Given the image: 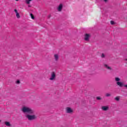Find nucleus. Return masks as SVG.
I'll use <instances>...</instances> for the list:
<instances>
[{"label":"nucleus","mask_w":127,"mask_h":127,"mask_svg":"<svg viewBox=\"0 0 127 127\" xmlns=\"http://www.w3.org/2000/svg\"><path fill=\"white\" fill-rule=\"evenodd\" d=\"M32 0H26V3L27 4H29L30 3V1H31Z\"/></svg>","instance_id":"f8f14e48"},{"label":"nucleus","mask_w":127,"mask_h":127,"mask_svg":"<svg viewBox=\"0 0 127 127\" xmlns=\"http://www.w3.org/2000/svg\"><path fill=\"white\" fill-rule=\"evenodd\" d=\"M5 125L6 127H10V124L9 122H5Z\"/></svg>","instance_id":"9b49d317"},{"label":"nucleus","mask_w":127,"mask_h":127,"mask_svg":"<svg viewBox=\"0 0 127 127\" xmlns=\"http://www.w3.org/2000/svg\"><path fill=\"white\" fill-rule=\"evenodd\" d=\"M90 37H91V34L86 33L84 35V40L85 41H89Z\"/></svg>","instance_id":"20e7f679"},{"label":"nucleus","mask_w":127,"mask_h":127,"mask_svg":"<svg viewBox=\"0 0 127 127\" xmlns=\"http://www.w3.org/2000/svg\"><path fill=\"white\" fill-rule=\"evenodd\" d=\"M54 56L55 57V59L56 61H58V60L59 59V56H58V55L56 54V55H54Z\"/></svg>","instance_id":"9d476101"},{"label":"nucleus","mask_w":127,"mask_h":127,"mask_svg":"<svg viewBox=\"0 0 127 127\" xmlns=\"http://www.w3.org/2000/svg\"><path fill=\"white\" fill-rule=\"evenodd\" d=\"M102 58H105V55L104 54H102L101 55Z\"/></svg>","instance_id":"aec40b11"},{"label":"nucleus","mask_w":127,"mask_h":127,"mask_svg":"<svg viewBox=\"0 0 127 127\" xmlns=\"http://www.w3.org/2000/svg\"><path fill=\"white\" fill-rule=\"evenodd\" d=\"M16 84H20V81L19 80H17L16 81Z\"/></svg>","instance_id":"412c9836"},{"label":"nucleus","mask_w":127,"mask_h":127,"mask_svg":"<svg viewBox=\"0 0 127 127\" xmlns=\"http://www.w3.org/2000/svg\"><path fill=\"white\" fill-rule=\"evenodd\" d=\"M104 67L106 69H107V70H112V67H111V66H109V64H104Z\"/></svg>","instance_id":"6e6552de"},{"label":"nucleus","mask_w":127,"mask_h":127,"mask_svg":"<svg viewBox=\"0 0 127 127\" xmlns=\"http://www.w3.org/2000/svg\"><path fill=\"white\" fill-rule=\"evenodd\" d=\"M30 15H31V17L32 19H34V16L33 15V14L31 13Z\"/></svg>","instance_id":"2eb2a0df"},{"label":"nucleus","mask_w":127,"mask_h":127,"mask_svg":"<svg viewBox=\"0 0 127 127\" xmlns=\"http://www.w3.org/2000/svg\"><path fill=\"white\" fill-rule=\"evenodd\" d=\"M115 81L117 86H119V87H120V88H123L124 86V83L122 82H120V81H121V78L119 77H115Z\"/></svg>","instance_id":"f03ea898"},{"label":"nucleus","mask_w":127,"mask_h":127,"mask_svg":"<svg viewBox=\"0 0 127 127\" xmlns=\"http://www.w3.org/2000/svg\"><path fill=\"white\" fill-rule=\"evenodd\" d=\"M111 24L113 25V24H115V22L114 21H110Z\"/></svg>","instance_id":"a211bd4d"},{"label":"nucleus","mask_w":127,"mask_h":127,"mask_svg":"<svg viewBox=\"0 0 127 127\" xmlns=\"http://www.w3.org/2000/svg\"><path fill=\"white\" fill-rule=\"evenodd\" d=\"M105 2H108V0H103Z\"/></svg>","instance_id":"5701e85b"},{"label":"nucleus","mask_w":127,"mask_h":127,"mask_svg":"<svg viewBox=\"0 0 127 127\" xmlns=\"http://www.w3.org/2000/svg\"><path fill=\"white\" fill-rule=\"evenodd\" d=\"M65 112L67 114H71L73 113V110H72V109H71L70 107H66L65 108Z\"/></svg>","instance_id":"423d86ee"},{"label":"nucleus","mask_w":127,"mask_h":127,"mask_svg":"<svg viewBox=\"0 0 127 127\" xmlns=\"http://www.w3.org/2000/svg\"><path fill=\"white\" fill-rule=\"evenodd\" d=\"M14 11L15 12L16 14V13H18V12H17V10L16 9H15L14 10Z\"/></svg>","instance_id":"6ab92c4d"},{"label":"nucleus","mask_w":127,"mask_h":127,"mask_svg":"<svg viewBox=\"0 0 127 127\" xmlns=\"http://www.w3.org/2000/svg\"><path fill=\"white\" fill-rule=\"evenodd\" d=\"M106 97H111V94L110 93H106Z\"/></svg>","instance_id":"dca6fc26"},{"label":"nucleus","mask_w":127,"mask_h":127,"mask_svg":"<svg viewBox=\"0 0 127 127\" xmlns=\"http://www.w3.org/2000/svg\"><path fill=\"white\" fill-rule=\"evenodd\" d=\"M55 78H56V74L55 73V72L53 71L51 73V77L50 78V80H51V81H53V80H54Z\"/></svg>","instance_id":"39448f33"},{"label":"nucleus","mask_w":127,"mask_h":127,"mask_svg":"<svg viewBox=\"0 0 127 127\" xmlns=\"http://www.w3.org/2000/svg\"><path fill=\"white\" fill-rule=\"evenodd\" d=\"M16 16L17 18H20V15H19V13H16Z\"/></svg>","instance_id":"ddd939ff"},{"label":"nucleus","mask_w":127,"mask_h":127,"mask_svg":"<svg viewBox=\"0 0 127 127\" xmlns=\"http://www.w3.org/2000/svg\"><path fill=\"white\" fill-rule=\"evenodd\" d=\"M96 99L98 100V101H100V100H102V98L99 96L96 97Z\"/></svg>","instance_id":"f3484780"},{"label":"nucleus","mask_w":127,"mask_h":127,"mask_svg":"<svg viewBox=\"0 0 127 127\" xmlns=\"http://www.w3.org/2000/svg\"><path fill=\"white\" fill-rule=\"evenodd\" d=\"M115 100H116V101H120V97H119V96H117V97H115Z\"/></svg>","instance_id":"4468645a"},{"label":"nucleus","mask_w":127,"mask_h":127,"mask_svg":"<svg viewBox=\"0 0 127 127\" xmlns=\"http://www.w3.org/2000/svg\"><path fill=\"white\" fill-rule=\"evenodd\" d=\"M123 86L125 87V88H127V85H124Z\"/></svg>","instance_id":"4be33fe9"},{"label":"nucleus","mask_w":127,"mask_h":127,"mask_svg":"<svg viewBox=\"0 0 127 127\" xmlns=\"http://www.w3.org/2000/svg\"><path fill=\"white\" fill-rule=\"evenodd\" d=\"M23 113H27L29 115H33L34 114V111H33L31 108L27 107H23L22 109Z\"/></svg>","instance_id":"f257e3e1"},{"label":"nucleus","mask_w":127,"mask_h":127,"mask_svg":"<svg viewBox=\"0 0 127 127\" xmlns=\"http://www.w3.org/2000/svg\"><path fill=\"white\" fill-rule=\"evenodd\" d=\"M26 118L28 119V121H33L34 120H36L37 119V117L35 115H29L28 114L26 115Z\"/></svg>","instance_id":"7ed1b4c3"},{"label":"nucleus","mask_w":127,"mask_h":127,"mask_svg":"<svg viewBox=\"0 0 127 127\" xmlns=\"http://www.w3.org/2000/svg\"><path fill=\"white\" fill-rule=\"evenodd\" d=\"M62 8H63V4L62 3H60L58 7V11H62Z\"/></svg>","instance_id":"0eeeda50"},{"label":"nucleus","mask_w":127,"mask_h":127,"mask_svg":"<svg viewBox=\"0 0 127 127\" xmlns=\"http://www.w3.org/2000/svg\"><path fill=\"white\" fill-rule=\"evenodd\" d=\"M16 1H18V0H15Z\"/></svg>","instance_id":"b1692460"},{"label":"nucleus","mask_w":127,"mask_h":127,"mask_svg":"<svg viewBox=\"0 0 127 127\" xmlns=\"http://www.w3.org/2000/svg\"><path fill=\"white\" fill-rule=\"evenodd\" d=\"M102 110L103 111H108L109 110V107L108 106H102Z\"/></svg>","instance_id":"1a4fd4ad"}]
</instances>
